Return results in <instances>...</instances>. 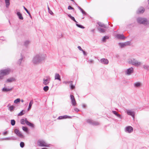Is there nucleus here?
I'll use <instances>...</instances> for the list:
<instances>
[{
	"label": "nucleus",
	"instance_id": "obj_1",
	"mask_svg": "<svg viewBox=\"0 0 149 149\" xmlns=\"http://www.w3.org/2000/svg\"><path fill=\"white\" fill-rule=\"evenodd\" d=\"M46 56L45 54H37L33 57L32 61V62L34 64L42 63L44 61Z\"/></svg>",
	"mask_w": 149,
	"mask_h": 149
},
{
	"label": "nucleus",
	"instance_id": "obj_2",
	"mask_svg": "<svg viewBox=\"0 0 149 149\" xmlns=\"http://www.w3.org/2000/svg\"><path fill=\"white\" fill-rule=\"evenodd\" d=\"M128 62L129 63L136 67L139 66L141 64V62L138 61L135 59L134 58H129L128 59Z\"/></svg>",
	"mask_w": 149,
	"mask_h": 149
},
{
	"label": "nucleus",
	"instance_id": "obj_3",
	"mask_svg": "<svg viewBox=\"0 0 149 149\" xmlns=\"http://www.w3.org/2000/svg\"><path fill=\"white\" fill-rule=\"evenodd\" d=\"M11 71H12L10 68L1 70H0V75L2 74L4 76H6L9 74Z\"/></svg>",
	"mask_w": 149,
	"mask_h": 149
},
{
	"label": "nucleus",
	"instance_id": "obj_4",
	"mask_svg": "<svg viewBox=\"0 0 149 149\" xmlns=\"http://www.w3.org/2000/svg\"><path fill=\"white\" fill-rule=\"evenodd\" d=\"M137 21L139 23L144 25L147 24L148 23V21L146 19L144 18H138L137 19Z\"/></svg>",
	"mask_w": 149,
	"mask_h": 149
},
{
	"label": "nucleus",
	"instance_id": "obj_5",
	"mask_svg": "<svg viewBox=\"0 0 149 149\" xmlns=\"http://www.w3.org/2000/svg\"><path fill=\"white\" fill-rule=\"evenodd\" d=\"M38 144L40 146L49 147V145L47 144L44 140H38L37 142Z\"/></svg>",
	"mask_w": 149,
	"mask_h": 149
},
{
	"label": "nucleus",
	"instance_id": "obj_6",
	"mask_svg": "<svg viewBox=\"0 0 149 149\" xmlns=\"http://www.w3.org/2000/svg\"><path fill=\"white\" fill-rule=\"evenodd\" d=\"M45 78L43 79V84L45 85H47L49 84L51 80V78L49 76H47L45 77Z\"/></svg>",
	"mask_w": 149,
	"mask_h": 149
},
{
	"label": "nucleus",
	"instance_id": "obj_7",
	"mask_svg": "<svg viewBox=\"0 0 149 149\" xmlns=\"http://www.w3.org/2000/svg\"><path fill=\"white\" fill-rule=\"evenodd\" d=\"M133 128L131 126H127L125 128V131L128 133H131L133 131Z\"/></svg>",
	"mask_w": 149,
	"mask_h": 149
},
{
	"label": "nucleus",
	"instance_id": "obj_8",
	"mask_svg": "<svg viewBox=\"0 0 149 149\" xmlns=\"http://www.w3.org/2000/svg\"><path fill=\"white\" fill-rule=\"evenodd\" d=\"M14 132L19 137L21 138L23 137V135L18 130L15 129L14 130Z\"/></svg>",
	"mask_w": 149,
	"mask_h": 149
},
{
	"label": "nucleus",
	"instance_id": "obj_9",
	"mask_svg": "<svg viewBox=\"0 0 149 149\" xmlns=\"http://www.w3.org/2000/svg\"><path fill=\"white\" fill-rule=\"evenodd\" d=\"M100 62L102 64H103L104 65H107L109 63L108 60L106 58H102L101 59Z\"/></svg>",
	"mask_w": 149,
	"mask_h": 149
},
{
	"label": "nucleus",
	"instance_id": "obj_10",
	"mask_svg": "<svg viewBox=\"0 0 149 149\" xmlns=\"http://www.w3.org/2000/svg\"><path fill=\"white\" fill-rule=\"evenodd\" d=\"M127 114L131 116L133 118H134L135 113L134 111H132L131 110H127L126 111Z\"/></svg>",
	"mask_w": 149,
	"mask_h": 149
},
{
	"label": "nucleus",
	"instance_id": "obj_11",
	"mask_svg": "<svg viewBox=\"0 0 149 149\" xmlns=\"http://www.w3.org/2000/svg\"><path fill=\"white\" fill-rule=\"evenodd\" d=\"M16 81L15 79L13 77H10L7 79L5 81L6 83H11L13 81Z\"/></svg>",
	"mask_w": 149,
	"mask_h": 149
},
{
	"label": "nucleus",
	"instance_id": "obj_12",
	"mask_svg": "<svg viewBox=\"0 0 149 149\" xmlns=\"http://www.w3.org/2000/svg\"><path fill=\"white\" fill-rule=\"evenodd\" d=\"M133 68L132 67H131L128 69L126 71V74L127 75H130L133 72Z\"/></svg>",
	"mask_w": 149,
	"mask_h": 149
},
{
	"label": "nucleus",
	"instance_id": "obj_13",
	"mask_svg": "<svg viewBox=\"0 0 149 149\" xmlns=\"http://www.w3.org/2000/svg\"><path fill=\"white\" fill-rule=\"evenodd\" d=\"M72 117L71 116H69L67 115H64L63 116H60L58 117V119L61 120L64 119H66L68 118H71Z\"/></svg>",
	"mask_w": 149,
	"mask_h": 149
},
{
	"label": "nucleus",
	"instance_id": "obj_14",
	"mask_svg": "<svg viewBox=\"0 0 149 149\" xmlns=\"http://www.w3.org/2000/svg\"><path fill=\"white\" fill-rule=\"evenodd\" d=\"M13 88V87L10 88H7L6 87H4L2 89V90L4 92H7L12 91Z\"/></svg>",
	"mask_w": 149,
	"mask_h": 149
},
{
	"label": "nucleus",
	"instance_id": "obj_15",
	"mask_svg": "<svg viewBox=\"0 0 149 149\" xmlns=\"http://www.w3.org/2000/svg\"><path fill=\"white\" fill-rule=\"evenodd\" d=\"M24 58V56L21 53V58L17 61V63L19 65H20L21 64L22 60Z\"/></svg>",
	"mask_w": 149,
	"mask_h": 149
},
{
	"label": "nucleus",
	"instance_id": "obj_16",
	"mask_svg": "<svg viewBox=\"0 0 149 149\" xmlns=\"http://www.w3.org/2000/svg\"><path fill=\"white\" fill-rule=\"evenodd\" d=\"M112 112L117 117L119 118L120 119H122V117H121V115L120 114L118 113L117 112H116V111H112Z\"/></svg>",
	"mask_w": 149,
	"mask_h": 149
},
{
	"label": "nucleus",
	"instance_id": "obj_17",
	"mask_svg": "<svg viewBox=\"0 0 149 149\" xmlns=\"http://www.w3.org/2000/svg\"><path fill=\"white\" fill-rule=\"evenodd\" d=\"M55 79L58 80L59 81H61L60 76L59 74L57 73H56L55 75Z\"/></svg>",
	"mask_w": 149,
	"mask_h": 149
},
{
	"label": "nucleus",
	"instance_id": "obj_18",
	"mask_svg": "<svg viewBox=\"0 0 149 149\" xmlns=\"http://www.w3.org/2000/svg\"><path fill=\"white\" fill-rule=\"evenodd\" d=\"M144 8L143 7H141L138 10L137 13H143L144 12Z\"/></svg>",
	"mask_w": 149,
	"mask_h": 149
},
{
	"label": "nucleus",
	"instance_id": "obj_19",
	"mask_svg": "<svg viewBox=\"0 0 149 149\" xmlns=\"http://www.w3.org/2000/svg\"><path fill=\"white\" fill-rule=\"evenodd\" d=\"M33 100H31L30 101L29 103V106L28 108V110L29 111L31 108L32 104H33Z\"/></svg>",
	"mask_w": 149,
	"mask_h": 149
},
{
	"label": "nucleus",
	"instance_id": "obj_20",
	"mask_svg": "<svg viewBox=\"0 0 149 149\" xmlns=\"http://www.w3.org/2000/svg\"><path fill=\"white\" fill-rule=\"evenodd\" d=\"M17 14L20 19L22 20L23 19V18L22 16V14L20 12H17Z\"/></svg>",
	"mask_w": 149,
	"mask_h": 149
},
{
	"label": "nucleus",
	"instance_id": "obj_21",
	"mask_svg": "<svg viewBox=\"0 0 149 149\" xmlns=\"http://www.w3.org/2000/svg\"><path fill=\"white\" fill-rule=\"evenodd\" d=\"M118 45L120 46V48H123L126 45H125L124 42H120L118 43Z\"/></svg>",
	"mask_w": 149,
	"mask_h": 149
},
{
	"label": "nucleus",
	"instance_id": "obj_22",
	"mask_svg": "<svg viewBox=\"0 0 149 149\" xmlns=\"http://www.w3.org/2000/svg\"><path fill=\"white\" fill-rule=\"evenodd\" d=\"M141 85V83L139 82H136L134 84V86L135 87H138L140 86Z\"/></svg>",
	"mask_w": 149,
	"mask_h": 149
},
{
	"label": "nucleus",
	"instance_id": "obj_23",
	"mask_svg": "<svg viewBox=\"0 0 149 149\" xmlns=\"http://www.w3.org/2000/svg\"><path fill=\"white\" fill-rule=\"evenodd\" d=\"M30 43V42L28 40H26L24 42V45L25 47H27V46Z\"/></svg>",
	"mask_w": 149,
	"mask_h": 149
},
{
	"label": "nucleus",
	"instance_id": "obj_24",
	"mask_svg": "<svg viewBox=\"0 0 149 149\" xmlns=\"http://www.w3.org/2000/svg\"><path fill=\"white\" fill-rule=\"evenodd\" d=\"M78 8L80 10L81 12H82V14L84 15H86V13L79 6H78Z\"/></svg>",
	"mask_w": 149,
	"mask_h": 149
},
{
	"label": "nucleus",
	"instance_id": "obj_25",
	"mask_svg": "<svg viewBox=\"0 0 149 149\" xmlns=\"http://www.w3.org/2000/svg\"><path fill=\"white\" fill-rule=\"evenodd\" d=\"M6 7H8L10 4V0H5Z\"/></svg>",
	"mask_w": 149,
	"mask_h": 149
},
{
	"label": "nucleus",
	"instance_id": "obj_26",
	"mask_svg": "<svg viewBox=\"0 0 149 149\" xmlns=\"http://www.w3.org/2000/svg\"><path fill=\"white\" fill-rule=\"evenodd\" d=\"M25 111L24 110H22L18 114V116H22L25 113Z\"/></svg>",
	"mask_w": 149,
	"mask_h": 149
},
{
	"label": "nucleus",
	"instance_id": "obj_27",
	"mask_svg": "<svg viewBox=\"0 0 149 149\" xmlns=\"http://www.w3.org/2000/svg\"><path fill=\"white\" fill-rule=\"evenodd\" d=\"M68 16L75 22H77L75 20L74 17L72 16L70 14H68Z\"/></svg>",
	"mask_w": 149,
	"mask_h": 149
},
{
	"label": "nucleus",
	"instance_id": "obj_28",
	"mask_svg": "<svg viewBox=\"0 0 149 149\" xmlns=\"http://www.w3.org/2000/svg\"><path fill=\"white\" fill-rule=\"evenodd\" d=\"M15 108V107L13 105L11 106L10 107H9L8 110L12 112L13 110Z\"/></svg>",
	"mask_w": 149,
	"mask_h": 149
},
{
	"label": "nucleus",
	"instance_id": "obj_29",
	"mask_svg": "<svg viewBox=\"0 0 149 149\" xmlns=\"http://www.w3.org/2000/svg\"><path fill=\"white\" fill-rule=\"evenodd\" d=\"M143 68L148 70H149V65H143Z\"/></svg>",
	"mask_w": 149,
	"mask_h": 149
},
{
	"label": "nucleus",
	"instance_id": "obj_30",
	"mask_svg": "<svg viewBox=\"0 0 149 149\" xmlns=\"http://www.w3.org/2000/svg\"><path fill=\"white\" fill-rule=\"evenodd\" d=\"M71 102L72 105L74 106L76 104V102L75 99L71 100Z\"/></svg>",
	"mask_w": 149,
	"mask_h": 149
},
{
	"label": "nucleus",
	"instance_id": "obj_31",
	"mask_svg": "<svg viewBox=\"0 0 149 149\" xmlns=\"http://www.w3.org/2000/svg\"><path fill=\"white\" fill-rule=\"evenodd\" d=\"M99 125V123L98 122L93 121L92 125Z\"/></svg>",
	"mask_w": 149,
	"mask_h": 149
},
{
	"label": "nucleus",
	"instance_id": "obj_32",
	"mask_svg": "<svg viewBox=\"0 0 149 149\" xmlns=\"http://www.w3.org/2000/svg\"><path fill=\"white\" fill-rule=\"evenodd\" d=\"M43 89L45 92H47L49 90V87L47 86H46L44 87Z\"/></svg>",
	"mask_w": 149,
	"mask_h": 149
},
{
	"label": "nucleus",
	"instance_id": "obj_33",
	"mask_svg": "<svg viewBox=\"0 0 149 149\" xmlns=\"http://www.w3.org/2000/svg\"><path fill=\"white\" fill-rule=\"evenodd\" d=\"M86 122L87 123L92 125L93 123V120L91 119H88L87 120Z\"/></svg>",
	"mask_w": 149,
	"mask_h": 149
},
{
	"label": "nucleus",
	"instance_id": "obj_34",
	"mask_svg": "<svg viewBox=\"0 0 149 149\" xmlns=\"http://www.w3.org/2000/svg\"><path fill=\"white\" fill-rule=\"evenodd\" d=\"M22 129L23 130L27 133L28 132V128L26 127L23 126L22 127Z\"/></svg>",
	"mask_w": 149,
	"mask_h": 149
},
{
	"label": "nucleus",
	"instance_id": "obj_35",
	"mask_svg": "<svg viewBox=\"0 0 149 149\" xmlns=\"http://www.w3.org/2000/svg\"><path fill=\"white\" fill-rule=\"evenodd\" d=\"M20 100L19 98H17L14 101V102L16 104H17L20 101Z\"/></svg>",
	"mask_w": 149,
	"mask_h": 149
},
{
	"label": "nucleus",
	"instance_id": "obj_36",
	"mask_svg": "<svg viewBox=\"0 0 149 149\" xmlns=\"http://www.w3.org/2000/svg\"><path fill=\"white\" fill-rule=\"evenodd\" d=\"M15 123V121L14 120H11V124L12 126H14Z\"/></svg>",
	"mask_w": 149,
	"mask_h": 149
},
{
	"label": "nucleus",
	"instance_id": "obj_37",
	"mask_svg": "<svg viewBox=\"0 0 149 149\" xmlns=\"http://www.w3.org/2000/svg\"><path fill=\"white\" fill-rule=\"evenodd\" d=\"M124 43L126 46L130 45H131V42L130 41H128L125 42H124Z\"/></svg>",
	"mask_w": 149,
	"mask_h": 149
},
{
	"label": "nucleus",
	"instance_id": "obj_38",
	"mask_svg": "<svg viewBox=\"0 0 149 149\" xmlns=\"http://www.w3.org/2000/svg\"><path fill=\"white\" fill-rule=\"evenodd\" d=\"M98 24L101 27H103L104 28H106V27L105 26V25L104 24H103L101 22H99L98 23Z\"/></svg>",
	"mask_w": 149,
	"mask_h": 149
},
{
	"label": "nucleus",
	"instance_id": "obj_39",
	"mask_svg": "<svg viewBox=\"0 0 149 149\" xmlns=\"http://www.w3.org/2000/svg\"><path fill=\"white\" fill-rule=\"evenodd\" d=\"M98 30L100 32L102 33H103L105 31L104 29L101 28H99Z\"/></svg>",
	"mask_w": 149,
	"mask_h": 149
},
{
	"label": "nucleus",
	"instance_id": "obj_40",
	"mask_svg": "<svg viewBox=\"0 0 149 149\" xmlns=\"http://www.w3.org/2000/svg\"><path fill=\"white\" fill-rule=\"evenodd\" d=\"M117 37H125L123 34H117L116 36Z\"/></svg>",
	"mask_w": 149,
	"mask_h": 149
},
{
	"label": "nucleus",
	"instance_id": "obj_41",
	"mask_svg": "<svg viewBox=\"0 0 149 149\" xmlns=\"http://www.w3.org/2000/svg\"><path fill=\"white\" fill-rule=\"evenodd\" d=\"M72 83H73V82L72 83H70V88L72 89H74L75 88V86L72 84Z\"/></svg>",
	"mask_w": 149,
	"mask_h": 149
},
{
	"label": "nucleus",
	"instance_id": "obj_42",
	"mask_svg": "<svg viewBox=\"0 0 149 149\" xmlns=\"http://www.w3.org/2000/svg\"><path fill=\"white\" fill-rule=\"evenodd\" d=\"M25 119L24 120V119H21L20 120V123L24 125L25 124L24 123Z\"/></svg>",
	"mask_w": 149,
	"mask_h": 149
},
{
	"label": "nucleus",
	"instance_id": "obj_43",
	"mask_svg": "<svg viewBox=\"0 0 149 149\" xmlns=\"http://www.w3.org/2000/svg\"><path fill=\"white\" fill-rule=\"evenodd\" d=\"M20 146L22 148H23L24 146V144L23 142H20Z\"/></svg>",
	"mask_w": 149,
	"mask_h": 149
},
{
	"label": "nucleus",
	"instance_id": "obj_44",
	"mask_svg": "<svg viewBox=\"0 0 149 149\" xmlns=\"http://www.w3.org/2000/svg\"><path fill=\"white\" fill-rule=\"evenodd\" d=\"M72 81H63V83L65 84H67L70 83H72Z\"/></svg>",
	"mask_w": 149,
	"mask_h": 149
},
{
	"label": "nucleus",
	"instance_id": "obj_45",
	"mask_svg": "<svg viewBox=\"0 0 149 149\" xmlns=\"http://www.w3.org/2000/svg\"><path fill=\"white\" fill-rule=\"evenodd\" d=\"M24 10L26 11V12L29 14V15L31 16V15L30 14V13L29 12L28 10H27V9L24 7Z\"/></svg>",
	"mask_w": 149,
	"mask_h": 149
},
{
	"label": "nucleus",
	"instance_id": "obj_46",
	"mask_svg": "<svg viewBox=\"0 0 149 149\" xmlns=\"http://www.w3.org/2000/svg\"><path fill=\"white\" fill-rule=\"evenodd\" d=\"M25 122L26 124L28 125H29V124L30 123L27 120V119L26 118H25Z\"/></svg>",
	"mask_w": 149,
	"mask_h": 149
},
{
	"label": "nucleus",
	"instance_id": "obj_47",
	"mask_svg": "<svg viewBox=\"0 0 149 149\" xmlns=\"http://www.w3.org/2000/svg\"><path fill=\"white\" fill-rule=\"evenodd\" d=\"M76 25L78 27H79L82 28V29H84V27L83 26H82V25H80L79 24H76Z\"/></svg>",
	"mask_w": 149,
	"mask_h": 149
},
{
	"label": "nucleus",
	"instance_id": "obj_48",
	"mask_svg": "<svg viewBox=\"0 0 149 149\" xmlns=\"http://www.w3.org/2000/svg\"><path fill=\"white\" fill-rule=\"evenodd\" d=\"M10 140H15L16 139V137L13 136L10 137Z\"/></svg>",
	"mask_w": 149,
	"mask_h": 149
},
{
	"label": "nucleus",
	"instance_id": "obj_49",
	"mask_svg": "<svg viewBox=\"0 0 149 149\" xmlns=\"http://www.w3.org/2000/svg\"><path fill=\"white\" fill-rule=\"evenodd\" d=\"M4 78V76L2 74L0 75V81L3 79Z\"/></svg>",
	"mask_w": 149,
	"mask_h": 149
},
{
	"label": "nucleus",
	"instance_id": "obj_50",
	"mask_svg": "<svg viewBox=\"0 0 149 149\" xmlns=\"http://www.w3.org/2000/svg\"><path fill=\"white\" fill-rule=\"evenodd\" d=\"M109 38H103L102 40V41L103 42H105L106 40L108 39Z\"/></svg>",
	"mask_w": 149,
	"mask_h": 149
},
{
	"label": "nucleus",
	"instance_id": "obj_51",
	"mask_svg": "<svg viewBox=\"0 0 149 149\" xmlns=\"http://www.w3.org/2000/svg\"><path fill=\"white\" fill-rule=\"evenodd\" d=\"M88 62L90 63H93V60L92 59L88 60Z\"/></svg>",
	"mask_w": 149,
	"mask_h": 149
},
{
	"label": "nucleus",
	"instance_id": "obj_52",
	"mask_svg": "<svg viewBox=\"0 0 149 149\" xmlns=\"http://www.w3.org/2000/svg\"><path fill=\"white\" fill-rule=\"evenodd\" d=\"M28 125L32 127H34L33 124L31 123H30Z\"/></svg>",
	"mask_w": 149,
	"mask_h": 149
},
{
	"label": "nucleus",
	"instance_id": "obj_53",
	"mask_svg": "<svg viewBox=\"0 0 149 149\" xmlns=\"http://www.w3.org/2000/svg\"><path fill=\"white\" fill-rule=\"evenodd\" d=\"M70 99L71 100H73L75 99L73 95H70Z\"/></svg>",
	"mask_w": 149,
	"mask_h": 149
},
{
	"label": "nucleus",
	"instance_id": "obj_54",
	"mask_svg": "<svg viewBox=\"0 0 149 149\" xmlns=\"http://www.w3.org/2000/svg\"><path fill=\"white\" fill-rule=\"evenodd\" d=\"M48 12L51 15H53L54 14L53 13L51 10H49V11H48Z\"/></svg>",
	"mask_w": 149,
	"mask_h": 149
},
{
	"label": "nucleus",
	"instance_id": "obj_55",
	"mask_svg": "<svg viewBox=\"0 0 149 149\" xmlns=\"http://www.w3.org/2000/svg\"><path fill=\"white\" fill-rule=\"evenodd\" d=\"M78 48L81 51H83V49L81 48V47L80 46H78Z\"/></svg>",
	"mask_w": 149,
	"mask_h": 149
},
{
	"label": "nucleus",
	"instance_id": "obj_56",
	"mask_svg": "<svg viewBox=\"0 0 149 149\" xmlns=\"http://www.w3.org/2000/svg\"><path fill=\"white\" fill-rule=\"evenodd\" d=\"M74 110L75 111L78 112L79 111V110L77 108H75L74 109Z\"/></svg>",
	"mask_w": 149,
	"mask_h": 149
},
{
	"label": "nucleus",
	"instance_id": "obj_57",
	"mask_svg": "<svg viewBox=\"0 0 149 149\" xmlns=\"http://www.w3.org/2000/svg\"><path fill=\"white\" fill-rule=\"evenodd\" d=\"M68 9L69 10L73 9V8L71 6H69L68 7Z\"/></svg>",
	"mask_w": 149,
	"mask_h": 149
},
{
	"label": "nucleus",
	"instance_id": "obj_58",
	"mask_svg": "<svg viewBox=\"0 0 149 149\" xmlns=\"http://www.w3.org/2000/svg\"><path fill=\"white\" fill-rule=\"evenodd\" d=\"M82 52L83 53V54L84 55L86 56L87 55L86 53V52H85V51H84L83 50V51H82Z\"/></svg>",
	"mask_w": 149,
	"mask_h": 149
},
{
	"label": "nucleus",
	"instance_id": "obj_59",
	"mask_svg": "<svg viewBox=\"0 0 149 149\" xmlns=\"http://www.w3.org/2000/svg\"><path fill=\"white\" fill-rule=\"evenodd\" d=\"M10 139L9 137L5 138L3 139V140H10Z\"/></svg>",
	"mask_w": 149,
	"mask_h": 149
},
{
	"label": "nucleus",
	"instance_id": "obj_60",
	"mask_svg": "<svg viewBox=\"0 0 149 149\" xmlns=\"http://www.w3.org/2000/svg\"><path fill=\"white\" fill-rule=\"evenodd\" d=\"M7 133V131H6V132H3V135H6Z\"/></svg>",
	"mask_w": 149,
	"mask_h": 149
},
{
	"label": "nucleus",
	"instance_id": "obj_61",
	"mask_svg": "<svg viewBox=\"0 0 149 149\" xmlns=\"http://www.w3.org/2000/svg\"><path fill=\"white\" fill-rule=\"evenodd\" d=\"M118 38L119 39H124V38Z\"/></svg>",
	"mask_w": 149,
	"mask_h": 149
},
{
	"label": "nucleus",
	"instance_id": "obj_62",
	"mask_svg": "<svg viewBox=\"0 0 149 149\" xmlns=\"http://www.w3.org/2000/svg\"><path fill=\"white\" fill-rule=\"evenodd\" d=\"M21 101L22 102H24V101L22 99L21 100Z\"/></svg>",
	"mask_w": 149,
	"mask_h": 149
},
{
	"label": "nucleus",
	"instance_id": "obj_63",
	"mask_svg": "<svg viewBox=\"0 0 149 149\" xmlns=\"http://www.w3.org/2000/svg\"><path fill=\"white\" fill-rule=\"evenodd\" d=\"M10 105V104H8V105L7 106V107H8Z\"/></svg>",
	"mask_w": 149,
	"mask_h": 149
},
{
	"label": "nucleus",
	"instance_id": "obj_64",
	"mask_svg": "<svg viewBox=\"0 0 149 149\" xmlns=\"http://www.w3.org/2000/svg\"><path fill=\"white\" fill-rule=\"evenodd\" d=\"M48 11H49V10H50V9H49V8L48 7Z\"/></svg>",
	"mask_w": 149,
	"mask_h": 149
}]
</instances>
